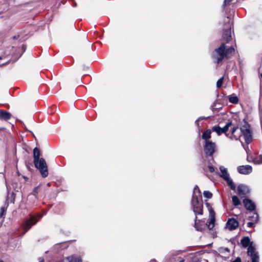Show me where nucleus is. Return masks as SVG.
<instances>
[{
  "label": "nucleus",
  "mask_w": 262,
  "mask_h": 262,
  "mask_svg": "<svg viewBox=\"0 0 262 262\" xmlns=\"http://www.w3.org/2000/svg\"><path fill=\"white\" fill-rule=\"evenodd\" d=\"M226 22L223 29L222 37V42L220 46L216 48L211 53V58L215 63H221L224 59H229L235 53V49L232 46H229L230 41H232V29L233 20L230 17H226L224 20Z\"/></svg>",
  "instance_id": "f257e3e1"
},
{
  "label": "nucleus",
  "mask_w": 262,
  "mask_h": 262,
  "mask_svg": "<svg viewBox=\"0 0 262 262\" xmlns=\"http://www.w3.org/2000/svg\"><path fill=\"white\" fill-rule=\"evenodd\" d=\"M191 205L193 212L196 215L203 213V203L202 201L201 192L198 186L194 188L193 193L191 200Z\"/></svg>",
  "instance_id": "f03ea898"
},
{
  "label": "nucleus",
  "mask_w": 262,
  "mask_h": 262,
  "mask_svg": "<svg viewBox=\"0 0 262 262\" xmlns=\"http://www.w3.org/2000/svg\"><path fill=\"white\" fill-rule=\"evenodd\" d=\"M241 243L244 248L248 247V255L252 258V262H259V255L256 251L255 247L252 246L250 239L248 236L244 237L241 241Z\"/></svg>",
  "instance_id": "7ed1b4c3"
},
{
  "label": "nucleus",
  "mask_w": 262,
  "mask_h": 262,
  "mask_svg": "<svg viewBox=\"0 0 262 262\" xmlns=\"http://www.w3.org/2000/svg\"><path fill=\"white\" fill-rule=\"evenodd\" d=\"M35 167L39 169L43 178H46L48 175V170L46 161L43 158L34 161Z\"/></svg>",
  "instance_id": "20e7f679"
},
{
  "label": "nucleus",
  "mask_w": 262,
  "mask_h": 262,
  "mask_svg": "<svg viewBox=\"0 0 262 262\" xmlns=\"http://www.w3.org/2000/svg\"><path fill=\"white\" fill-rule=\"evenodd\" d=\"M240 132L242 136L244 137L245 142L247 144H249L252 141V135L250 129V125L246 122L244 123L240 127Z\"/></svg>",
  "instance_id": "39448f33"
},
{
  "label": "nucleus",
  "mask_w": 262,
  "mask_h": 262,
  "mask_svg": "<svg viewBox=\"0 0 262 262\" xmlns=\"http://www.w3.org/2000/svg\"><path fill=\"white\" fill-rule=\"evenodd\" d=\"M220 170L221 173L220 177L227 182L228 185L232 190H235V186L232 180L230 178L229 173L227 171V169L224 166H220Z\"/></svg>",
  "instance_id": "423d86ee"
},
{
  "label": "nucleus",
  "mask_w": 262,
  "mask_h": 262,
  "mask_svg": "<svg viewBox=\"0 0 262 262\" xmlns=\"http://www.w3.org/2000/svg\"><path fill=\"white\" fill-rule=\"evenodd\" d=\"M204 149L207 156H212L215 152L216 145L215 142L211 141H205Z\"/></svg>",
  "instance_id": "0eeeda50"
},
{
  "label": "nucleus",
  "mask_w": 262,
  "mask_h": 262,
  "mask_svg": "<svg viewBox=\"0 0 262 262\" xmlns=\"http://www.w3.org/2000/svg\"><path fill=\"white\" fill-rule=\"evenodd\" d=\"M42 215H38V219H36L35 216H31L29 220L26 221L25 222L24 228L25 230L27 231H28L32 226L36 224L39 221L40 219H41Z\"/></svg>",
  "instance_id": "6e6552de"
},
{
  "label": "nucleus",
  "mask_w": 262,
  "mask_h": 262,
  "mask_svg": "<svg viewBox=\"0 0 262 262\" xmlns=\"http://www.w3.org/2000/svg\"><path fill=\"white\" fill-rule=\"evenodd\" d=\"M250 192L248 187L243 184H240L237 187V193L241 198H245Z\"/></svg>",
  "instance_id": "1a4fd4ad"
},
{
  "label": "nucleus",
  "mask_w": 262,
  "mask_h": 262,
  "mask_svg": "<svg viewBox=\"0 0 262 262\" xmlns=\"http://www.w3.org/2000/svg\"><path fill=\"white\" fill-rule=\"evenodd\" d=\"M238 225V222L236 219H229L226 223V228L230 230H233L237 228Z\"/></svg>",
  "instance_id": "9d476101"
},
{
  "label": "nucleus",
  "mask_w": 262,
  "mask_h": 262,
  "mask_svg": "<svg viewBox=\"0 0 262 262\" xmlns=\"http://www.w3.org/2000/svg\"><path fill=\"white\" fill-rule=\"evenodd\" d=\"M237 169L239 173L243 174H249L252 171V166L249 165L239 166Z\"/></svg>",
  "instance_id": "9b49d317"
},
{
  "label": "nucleus",
  "mask_w": 262,
  "mask_h": 262,
  "mask_svg": "<svg viewBox=\"0 0 262 262\" xmlns=\"http://www.w3.org/2000/svg\"><path fill=\"white\" fill-rule=\"evenodd\" d=\"M243 204L245 207L249 211H252L255 210L256 205L252 200L245 199L243 201Z\"/></svg>",
  "instance_id": "f8f14e48"
},
{
  "label": "nucleus",
  "mask_w": 262,
  "mask_h": 262,
  "mask_svg": "<svg viewBox=\"0 0 262 262\" xmlns=\"http://www.w3.org/2000/svg\"><path fill=\"white\" fill-rule=\"evenodd\" d=\"M242 136L241 132H240V128L238 127H234L232 130V135L230 137V138L232 139H234L236 140L239 139V138Z\"/></svg>",
  "instance_id": "ddd939ff"
},
{
  "label": "nucleus",
  "mask_w": 262,
  "mask_h": 262,
  "mask_svg": "<svg viewBox=\"0 0 262 262\" xmlns=\"http://www.w3.org/2000/svg\"><path fill=\"white\" fill-rule=\"evenodd\" d=\"M210 214L211 215V217L209 221L207 223V225L208 228L209 230H211L214 226V222H215V212L212 210H210Z\"/></svg>",
  "instance_id": "4468645a"
},
{
  "label": "nucleus",
  "mask_w": 262,
  "mask_h": 262,
  "mask_svg": "<svg viewBox=\"0 0 262 262\" xmlns=\"http://www.w3.org/2000/svg\"><path fill=\"white\" fill-rule=\"evenodd\" d=\"M12 115L7 112L3 110H0V119L4 120H8L11 118Z\"/></svg>",
  "instance_id": "2eb2a0df"
},
{
  "label": "nucleus",
  "mask_w": 262,
  "mask_h": 262,
  "mask_svg": "<svg viewBox=\"0 0 262 262\" xmlns=\"http://www.w3.org/2000/svg\"><path fill=\"white\" fill-rule=\"evenodd\" d=\"M212 130L211 129H207L205 131L202 136V138L205 140V141H211L209 139L211 138V134Z\"/></svg>",
  "instance_id": "dca6fc26"
},
{
  "label": "nucleus",
  "mask_w": 262,
  "mask_h": 262,
  "mask_svg": "<svg viewBox=\"0 0 262 262\" xmlns=\"http://www.w3.org/2000/svg\"><path fill=\"white\" fill-rule=\"evenodd\" d=\"M250 215L248 216V220L251 222L257 223L259 221V215L257 212L250 213Z\"/></svg>",
  "instance_id": "f3484780"
},
{
  "label": "nucleus",
  "mask_w": 262,
  "mask_h": 262,
  "mask_svg": "<svg viewBox=\"0 0 262 262\" xmlns=\"http://www.w3.org/2000/svg\"><path fill=\"white\" fill-rule=\"evenodd\" d=\"M39 156H40L39 150L37 147L34 148V149H33L34 161L40 159V158H39Z\"/></svg>",
  "instance_id": "a211bd4d"
},
{
  "label": "nucleus",
  "mask_w": 262,
  "mask_h": 262,
  "mask_svg": "<svg viewBox=\"0 0 262 262\" xmlns=\"http://www.w3.org/2000/svg\"><path fill=\"white\" fill-rule=\"evenodd\" d=\"M68 262H81L80 257L75 256H69L67 258Z\"/></svg>",
  "instance_id": "6ab92c4d"
},
{
  "label": "nucleus",
  "mask_w": 262,
  "mask_h": 262,
  "mask_svg": "<svg viewBox=\"0 0 262 262\" xmlns=\"http://www.w3.org/2000/svg\"><path fill=\"white\" fill-rule=\"evenodd\" d=\"M211 130L216 133L218 136L221 135L223 133L222 128L218 125L213 126L212 127Z\"/></svg>",
  "instance_id": "aec40b11"
},
{
  "label": "nucleus",
  "mask_w": 262,
  "mask_h": 262,
  "mask_svg": "<svg viewBox=\"0 0 262 262\" xmlns=\"http://www.w3.org/2000/svg\"><path fill=\"white\" fill-rule=\"evenodd\" d=\"M232 200L234 206H238L241 204V201L238 198L236 195H234L232 197Z\"/></svg>",
  "instance_id": "412c9836"
},
{
  "label": "nucleus",
  "mask_w": 262,
  "mask_h": 262,
  "mask_svg": "<svg viewBox=\"0 0 262 262\" xmlns=\"http://www.w3.org/2000/svg\"><path fill=\"white\" fill-rule=\"evenodd\" d=\"M253 162L255 164H262V157L258 156L254 158L253 159Z\"/></svg>",
  "instance_id": "4be33fe9"
},
{
  "label": "nucleus",
  "mask_w": 262,
  "mask_h": 262,
  "mask_svg": "<svg viewBox=\"0 0 262 262\" xmlns=\"http://www.w3.org/2000/svg\"><path fill=\"white\" fill-rule=\"evenodd\" d=\"M229 100L230 102L236 104L238 101V98L235 96H230L229 98Z\"/></svg>",
  "instance_id": "5701e85b"
},
{
  "label": "nucleus",
  "mask_w": 262,
  "mask_h": 262,
  "mask_svg": "<svg viewBox=\"0 0 262 262\" xmlns=\"http://www.w3.org/2000/svg\"><path fill=\"white\" fill-rule=\"evenodd\" d=\"M232 125L231 122H228L226 123L225 126L222 128V130H223V133L226 134V132L228 130L229 127Z\"/></svg>",
  "instance_id": "b1692460"
},
{
  "label": "nucleus",
  "mask_w": 262,
  "mask_h": 262,
  "mask_svg": "<svg viewBox=\"0 0 262 262\" xmlns=\"http://www.w3.org/2000/svg\"><path fill=\"white\" fill-rule=\"evenodd\" d=\"M203 194H204V196L207 199H210L212 196V193L210 192V191H207V190H205L204 191Z\"/></svg>",
  "instance_id": "393cba45"
},
{
  "label": "nucleus",
  "mask_w": 262,
  "mask_h": 262,
  "mask_svg": "<svg viewBox=\"0 0 262 262\" xmlns=\"http://www.w3.org/2000/svg\"><path fill=\"white\" fill-rule=\"evenodd\" d=\"M224 77H222L220 78L216 82V86L217 88H220L222 85L223 82Z\"/></svg>",
  "instance_id": "a878e982"
},
{
  "label": "nucleus",
  "mask_w": 262,
  "mask_h": 262,
  "mask_svg": "<svg viewBox=\"0 0 262 262\" xmlns=\"http://www.w3.org/2000/svg\"><path fill=\"white\" fill-rule=\"evenodd\" d=\"M256 223L253 222H249L247 224V226L248 228H254L255 226V224Z\"/></svg>",
  "instance_id": "bb28decb"
},
{
  "label": "nucleus",
  "mask_w": 262,
  "mask_h": 262,
  "mask_svg": "<svg viewBox=\"0 0 262 262\" xmlns=\"http://www.w3.org/2000/svg\"><path fill=\"white\" fill-rule=\"evenodd\" d=\"M7 207H2L1 208V211H0V218H1L3 215L4 214L5 212L6 211Z\"/></svg>",
  "instance_id": "cd10ccee"
},
{
  "label": "nucleus",
  "mask_w": 262,
  "mask_h": 262,
  "mask_svg": "<svg viewBox=\"0 0 262 262\" xmlns=\"http://www.w3.org/2000/svg\"><path fill=\"white\" fill-rule=\"evenodd\" d=\"M39 186H38L36 187H35L33 189V193H34L33 194L35 196V197L36 198V193H38V189H39Z\"/></svg>",
  "instance_id": "c85d7f7f"
},
{
  "label": "nucleus",
  "mask_w": 262,
  "mask_h": 262,
  "mask_svg": "<svg viewBox=\"0 0 262 262\" xmlns=\"http://www.w3.org/2000/svg\"><path fill=\"white\" fill-rule=\"evenodd\" d=\"M208 168L209 171L211 173H212L214 171V168L212 166H208Z\"/></svg>",
  "instance_id": "c756f323"
},
{
  "label": "nucleus",
  "mask_w": 262,
  "mask_h": 262,
  "mask_svg": "<svg viewBox=\"0 0 262 262\" xmlns=\"http://www.w3.org/2000/svg\"><path fill=\"white\" fill-rule=\"evenodd\" d=\"M232 0H224V6H226V5L229 4Z\"/></svg>",
  "instance_id": "7c9ffc66"
},
{
  "label": "nucleus",
  "mask_w": 262,
  "mask_h": 262,
  "mask_svg": "<svg viewBox=\"0 0 262 262\" xmlns=\"http://www.w3.org/2000/svg\"><path fill=\"white\" fill-rule=\"evenodd\" d=\"M203 119V117H200L199 118H198L195 122V124H196V125H197L198 126H199V121Z\"/></svg>",
  "instance_id": "2f4dec72"
},
{
  "label": "nucleus",
  "mask_w": 262,
  "mask_h": 262,
  "mask_svg": "<svg viewBox=\"0 0 262 262\" xmlns=\"http://www.w3.org/2000/svg\"><path fill=\"white\" fill-rule=\"evenodd\" d=\"M39 262H44V259L40 257L39 258Z\"/></svg>",
  "instance_id": "473e14b6"
},
{
  "label": "nucleus",
  "mask_w": 262,
  "mask_h": 262,
  "mask_svg": "<svg viewBox=\"0 0 262 262\" xmlns=\"http://www.w3.org/2000/svg\"><path fill=\"white\" fill-rule=\"evenodd\" d=\"M19 35H17V36H13V39H18L19 38Z\"/></svg>",
  "instance_id": "72a5a7b5"
},
{
  "label": "nucleus",
  "mask_w": 262,
  "mask_h": 262,
  "mask_svg": "<svg viewBox=\"0 0 262 262\" xmlns=\"http://www.w3.org/2000/svg\"><path fill=\"white\" fill-rule=\"evenodd\" d=\"M195 227L196 228L197 230H199V229L196 227V220L195 221Z\"/></svg>",
  "instance_id": "f704fd0d"
},
{
  "label": "nucleus",
  "mask_w": 262,
  "mask_h": 262,
  "mask_svg": "<svg viewBox=\"0 0 262 262\" xmlns=\"http://www.w3.org/2000/svg\"><path fill=\"white\" fill-rule=\"evenodd\" d=\"M150 262H157V261L155 259L151 260Z\"/></svg>",
  "instance_id": "c9c22d12"
},
{
  "label": "nucleus",
  "mask_w": 262,
  "mask_h": 262,
  "mask_svg": "<svg viewBox=\"0 0 262 262\" xmlns=\"http://www.w3.org/2000/svg\"><path fill=\"white\" fill-rule=\"evenodd\" d=\"M0 262H3V260H0Z\"/></svg>",
  "instance_id": "e433bc0d"
},
{
  "label": "nucleus",
  "mask_w": 262,
  "mask_h": 262,
  "mask_svg": "<svg viewBox=\"0 0 262 262\" xmlns=\"http://www.w3.org/2000/svg\"><path fill=\"white\" fill-rule=\"evenodd\" d=\"M4 64H2V66H3V65H4ZM0 66H1V65H0Z\"/></svg>",
  "instance_id": "4c0bfd02"
},
{
  "label": "nucleus",
  "mask_w": 262,
  "mask_h": 262,
  "mask_svg": "<svg viewBox=\"0 0 262 262\" xmlns=\"http://www.w3.org/2000/svg\"><path fill=\"white\" fill-rule=\"evenodd\" d=\"M260 76H261V77H262V74H261Z\"/></svg>",
  "instance_id": "58836bf2"
},
{
  "label": "nucleus",
  "mask_w": 262,
  "mask_h": 262,
  "mask_svg": "<svg viewBox=\"0 0 262 262\" xmlns=\"http://www.w3.org/2000/svg\"><path fill=\"white\" fill-rule=\"evenodd\" d=\"M2 59V57H0V59Z\"/></svg>",
  "instance_id": "ea45409f"
}]
</instances>
